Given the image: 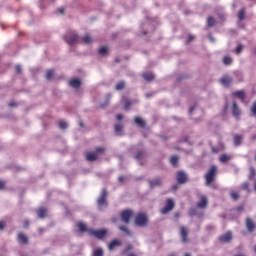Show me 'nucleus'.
I'll return each instance as SVG.
<instances>
[{
    "mask_svg": "<svg viewBox=\"0 0 256 256\" xmlns=\"http://www.w3.org/2000/svg\"><path fill=\"white\" fill-rule=\"evenodd\" d=\"M22 71H23V69L21 68V66L17 65L16 66V73H17V75H21Z\"/></svg>",
    "mask_w": 256,
    "mask_h": 256,
    "instance_id": "nucleus-45",
    "label": "nucleus"
},
{
    "mask_svg": "<svg viewBox=\"0 0 256 256\" xmlns=\"http://www.w3.org/2000/svg\"><path fill=\"white\" fill-rule=\"evenodd\" d=\"M121 245H123V242H121V240H113L108 245L109 251H115V249H117V247H121Z\"/></svg>",
    "mask_w": 256,
    "mask_h": 256,
    "instance_id": "nucleus-14",
    "label": "nucleus"
},
{
    "mask_svg": "<svg viewBox=\"0 0 256 256\" xmlns=\"http://www.w3.org/2000/svg\"><path fill=\"white\" fill-rule=\"evenodd\" d=\"M24 227L27 229V227H29V220H25L24 221Z\"/></svg>",
    "mask_w": 256,
    "mask_h": 256,
    "instance_id": "nucleus-56",
    "label": "nucleus"
},
{
    "mask_svg": "<svg viewBox=\"0 0 256 256\" xmlns=\"http://www.w3.org/2000/svg\"><path fill=\"white\" fill-rule=\"evenodd\" d=\"M97 152H88L86 153V159L87 161H97Z\"/></svg>",
    "mask_w": 256,
    "mask_h": 256,
    "instance_id": "nucleus-20",
    "label": "nucleus"
},
{
    "mask_svg": "<svg viewBox=\"0 0 256 256\" xmlns=\"http://www.w3.org/2000/svg\"><path fill=\"white\" fill-rule=\"evenodd\" d=\"M18 243H20V245H29V238L20 232L18 234Z\"/></svg>",
    "mask_w": 256,
    "mask_h": 256,
    "instance_id": "nucleus-16",
    "label": "nucleus"
},
{
    "mask_svg": "<svg viewBox=\"0 0 256 256\" xmlns=\"http://www.w3.org/2000/svg\"><path fill=\"white\" fill-rule=\"evenodd\" d=\"M77 227L81 233H85V231H88L89 233V230L87 229V225L85 223L78 222Z\"/></svg>",
    "mask_w": 256,
    "mask_h": 256,
    "instance_id": "nucleus-26",
    "label": "nucleus"
},
{
    "mask_svg": "<svg viewBox=\"0 0 256 256\" xmlns=\"http://www.w3.org/2000/svg\"><path fill=\"white\" fill-rule=\"evenodd\" d=\"M81 43H84L85 45H89L90 43H93V37H91V35L89 34H86L84 37H82Z\"/></svg>",
    "mask_w": 256,
    "mask_h": 256,
    "instance_id": "nucleus-21",
    "label": "nucleus"
},
{
    "mask_svg": "<svg viewBox=\"0 0 256 256\" xmlns=\"http://www.w3.org/2000/svg\"><path fill=\"white\" fill-rule=\"evenodd\" d=\"M231 239H233V233H231V231H228L225 234H222L218 238L220 243H231Z\"/></svg>",
    "mask_w": 256,
    "mask_h": 256,
    "instance_id": "nucleus-11",
    "label": "nucleus"
},
{
    "mask_svg": "<svg viewBox=\"0 0 256 256\" xmlns=\"http://www.w3.org/2000/svg\"><path fill=\"white\" fill-rule=\"evenodd\" d=\"M70 87H73L74 89H79L81 87V80H79V79H72L70 81Z\"/></svg>",
    "mask_w": 256,
    "mask_h": 256,
    "instance_id": "nucleus-22",
    "label": "nucleus"
},
{
    "mask_svg": "<svg viewBox=\"0 0 256 256\" xmlns=\"http://www.w3.org/2000/svg\"><path fill=\"white\" fill-rule=\"evenodd\" d=\"M54 76H55V71L54 70H48L46 72V79H48V81H50V79H53Z\"/></svg>",
    "mask_w": 256,
    "mask_h": 256,
    "instance_id": "nucleus-35",
    "label": "nucleus"
},
{
    "mask_svg": "<svg viewBox=\"0 0 256 256\" xmlns=\"http://www.w3.org/2000/svg\"><path fill=\"white\" fill-rule=\"evenodd\" d=\"M233 79L229 76H223L220 79V83L224 86V87H229V85H231Z\"/></svg>",
    "mask_w": 256,
    "mask_h": 256,
    "instance_id": "nucleus-18",
    "label": "nucleus"
},
{
    "mask_svg": "<svg viewBox=\"0 0 256 256\" xmlns=\"http://www.w3.org/2000/svg\"><path fill=\"white\" fill-rule=\"evenodd\" d=\"M217 178V166L212 165L210 166L209 170L204 176V179L206 181V185H212L215 182V179Z\"/></svg>",
    "mask_w": 256,
    "mask_h": 256,
    "instance_id": "nucleus-1",
    "label": "nucleus"
},
{
    "mask_svg": "<svg viewBox=\"0 0 256 256\" xmlns=\"http://www.w3.org/2000/svg\"><path fill=\"white\" fill-rule=\"evenodd\" d=\"M223 63H224V65H231L233 63V59L229 56H225L223 58Z\"/></svg>",
    "mask_w": 256,
    "mask_h": 256,
    "instance_id": "nucleus-36",
    "label": "nucleus"
},
{
    "mask_svg": "<svg viewBox=\"0 0 256 256\" xmlns=\"http://www.w3.org/2000/svg\"><path fill=\"white\" fill-rule=\"evenodd\" d=\"M173 209H175V202L173 199L168 198L166 200V206L161 209V213L162 215H167V213H169V211H173Z\"/></svg>",
    "mask_w": 256,
    "mask_h": 256,
    "instance_id": "nucleus-7",
    "label": "nucleus"
},
{
    "mask_svg": "<svg viewBox=\"0 0 256 256\" xmlns=\"http://www.w3.org/2000/svg\"><path fill=\"white\" fill-rule=\"evenodd\" d=\"M241 189H243L244 191H250V188H249V182H245L243 184H241Z\"/></svg>",
    "mask_w": 256,
    "mask_h": 256,
    "instance_id": "nucleus-39",
    "label": "nucleus"
},
{
    "mask_svg": "<svg viewBox=\"0 0 256 256\" xmlns=\"http://www.w3.org/2000/svg\"><path fill=\"white\" fill-rule=\"evenodd\" d=\"M64 40L67 43V45H75V43H77V41H79V35L75 34L74 32L71 33H67L64 36Z\"/></svg>",
    "mask_w": 256,
    "mask_h": 256,
    "instance_id": "nucleus-4",
    "label": "nucleus"
},
{
    "mask_svg": "<svg viewBox=\"0 0 256 256\" xmlns=\"http://www.w3.org/2000/svg\"><path fill=\"white\" fill-rule=\"evenodd\" d=\"M236 211L238 213H241V212L245 211V206L244 205H240V206L236 207Z\"/></svg>",
    "mask_w": 256,
    "mask_h": 256,
    "instance_id": "nucleus-44",
    "label": "nucleus"
},
{
    "mask_svg": "<svg viewBox=\"0 0 256 256\" xmlns=\"http://www.w3.org/2000/svg\"><path fill=\"white\" fill-rule=\"evenodd\" d=\"M232 97H237V99H240L242 103H245L247 94H245L244 90H238L232 93Z\"/></svg>",
    "mask_w": 256,
    "mask_h": 256,
    "instance_id": "nucleus-12",
    "label": "nucleus"
},
{
    "mask_svg": "<svg viewBox=\"0 0 256 256\" xmlns=\"http://www.w3.org/2000/svg\"><path fill=\"white\" fill-rule=\"evenodd\" d=\"M238 19L239 21H243V19H245V8L240 9L238 12Z\"/></svg>",
    "mask_w": 256,
    "mask_h": 256,
    "instance_id": "nucleus-32",
    "label": "nucleus"
},
{
    "mask_svg": "<svg viewBox=\"0 0 256 256\" xmlns=\"http://www.w3.org/2000/svg\"><path fill=\"white\" fill-rule=\"evenodd\" d=\"M103 151H105V148H102V147L96 148V153H103Z\"/></svg>",
    "mask_w": 256,
    "mask_h": 256,
    "instance_id": "nucleus-49",
    "label": "nucleus"
},
{
    "mask_svg": "<svg viewBox=\"0 0 256 256\" xmlns=\"http://www.w3.org/2000/svg\"><path fill=\"white\" fill-rule=\"evenodd\" d=\"M251 140H252V141H255V140H256V134L252 135Z\"/></svg>",
    "mask_w": 256,
    "mask_h": 256,
    "instance_id": "nucleus-57",
    "label": "nucleus"
},
{
    "mask_svg": "<svg viewBox=\"0 0 256 256\" xmlns=\"http://www.w3.org/2000/svg\"><path fill=\"white\" fill-rule=\"evenodd\" d=\"M149 218H147V214L140 213L135 217V225L138 227H147V223Z\"/></svg>",
    "mask_w": 256,
    "mask_h": 256,
    "instance_id": "nucleus-3",
    "label": "nucleus"
},
{
    "mask_svg": "<svg viewBox=\"0 0 256 256\" xmlns=\"http://www.w3.org/2000/svg\"><path fill=\"white\" fill-rule=\"evenodd\" d=\"M243 51V45H238L237 48L235 49V53L239 55Z\"/></svg>",
    "mask_w": 256,
    "mask_h": 256,
    "instance_id": "nucleus-42",
    "label": "nucleus"
},
{
    "mask_svg": "<svg viewBox=\"0 0 256 256\" xmlns=\"http://www.w3.org/2000/svg\"><path fill=\"white\" fill-rule=\"evenodd\" d=\"M116 119L117 121H121L123 119L122 114H117Z\"/></svg>",
    "mask_w": 256,
    "mask_h": 256,
    "instance_id": "nucleus-52",
    "label": "nucleus"
},
{
    "mask_svg": "<svg viewBox=\"0 0 256 256\" xmlns=\"http://www.w3.org/2000/svg\"><path fill=\"white\" fill-rule=\"evenodd\" d=\"M170 163L171 165H173V167H177V165H179V156L177 155L171 156Z\"/></svg>",
    "mask_w": 256,
    "mask_h": 256,
    "instance_id": "nucleus-27",
    "label": "nucleus"
},
{
    "mask_svg": "<svg viewBox=\"0 0 256 256\" xmlns=\"http://www.w3.org/2000/svg\"><path fill=\"white\" fill-rule=\"evenodd\" d=\"M130 249H133V245L131 244H129L127 248L122 252V255H125V253H127V251H130Z\"/></svg>",
    "mask_w": 256,
    "mask_h": 256,
    "instance_id": "nucleus-46",
    "label": "nucleus"
},
{
    "mask_svg": "<svg viewBox=\"0 0 256 256\" xmlns=\"http://www.w3.org/2000/svg\"><path fill=\"white\" fill-rule=\"evenodd\" d=\"M128 256H137L136 254H134V253H131V254H129Z\"/></svg>",
    "mask_w": 256,
    "mask_h": 256,
    "instance_id": "nucleus-62",
    "label": "nucleus"
},
{
    "mask_svg": "<svg viewBox=\"0 0 256 256\" xmlns=\"http://www.w3.org/2000/svg\"><path fill=\"white\" fill-rule=\"evenodd\" d=\"M176 180L179 185H185L187 183V174L183 171L177 172Z\"/></svg>",
    "mask_w": 256,
    "mask_h": 256,
    "instance_id": "nucleus-10",
    "label": "nucleus"
},
{
    "mask_svg": "<svg viewBox=\"0 0 256 256\" xmlns=\"http://www.w3.org/2000/svg\"><path fill=\"white\" fill-rule=\"evenodd\" d=\"M131 105H132L131 100H126L124 104V109H129Z\"/></svg>",
    "mask_w": 256,
    "mask_h": 256,
    "instance_id": "nucleus-43",
    "label": "nucleus"
},
{
    "mask_svg": "<svg viewBox=\"0 0 256 256\" xmlns=\"http://www.w3.org/2000/svg\"><path fill=\"white\" fill-rule=\"evenodd\" d=\"M2 229H5V223L0 221V231H2Z\"/></svg>",
    "mask_w": 256,
    "mask_h": 256,
    "instance_id": "nucleus-50",
    "label": "nucleus"
},
{
    "mask_svg": "<svg viewBox=\"0 0 256 256\" xmlns=\"http://www.w3.org/2000/svg\"><path fill=\"white\" fill-rule=\"evenodd\" d=\"M80 127H85V124H83V122H80Z\"/></svg>",
    "mask_w": 256,
    "mask_h": 256,
    "instance_id": "nucleus-61",
    "label": "nucleus"
},
{
    "mask_svg": "<svg viewBox=\"0 0 256 256\" xmlns=\"http://www.w3.org/2000/svg\"><path fill=\"white\" fill-rule=\"evenodd\" d=\"M120 217H121L123 223H126V225H129V223H131V218L133 217V211L123 210L120 213Z\"/></svg>",
    "mask_w": 256,
    "mask_h": 256,
    "instance_id": "nucleus-6",
    "label": "nucleus"
},
{
    "mask_svg": "<svg viewBox=\"0 0 256 256\" xmlns=\"http://www.w3.org/2000/svg\"><path fill=\"white\" fill-rule=\"evenodd\" d=\"M119 230L123 231V233H125L126 235L131 236L132 233L129 231V228L127 226H119Z\"/></svg>",
    "mask_w": 256,
    "mask_h": 256,
    "instance_id": "nucleus-33",
    "label": "nucleus"
},
{
    "mask_svg": "<svg viewBox=\"0 0 256 256\" xmlns=\"http://www.w3.org/2000/svg\"><path fill=\"white\" fill-rule=\"evenodd\" d=\"M245 227H246L248 233H255V230H256L255 220H253V218H251V217H246Z\"/></svg>",
    "mask_w": 256,
    "mask_h": 256,
    "instance_id": "nucleus-5",
    "label": "nucleus"
},
{
    "mask_svg": "<svg viewBox=\"0 0 256 256\" xmlns=\"http://www.w3.org/2000/svg\"><path fill=\"white\" fill-rule=\"evenodd\" d=\"M99 55L107 54V47L103 46L98 50Z\"/></svg>",
    "mask_w": 256,
    "mask_h": 256,
    "instance_id": "nucleus-40",
    "label": "nucleus"
},
{
    "mask_svg": "<svg viewBox=\"0 0 256 256\" xmlns=\"http://www.w3.org/2000/svg\"><path fill=\"white\" fill-rule=\"evenodd\" d=\"M143 157H145V151H139L135 155V159H137V161H141V159H143Z\"/></svg>",
    "mask_w": 256,
    "mask_h": 256,
    "instance_id": "nucleus-31",
    "label": "nucleus"
},
{
    "mask_svg": "<svg viewBox=\"0 0 256 256\" xmlns=\"http://www.w3.org/2000/svg\"><path fill=\"white\" fill-rule=\"evenodd\" d=\"M124 87H125V82L120 81L116 84L115 89L116 91H123Z\"/></svg>",
    "mask_w": 256,
    "mask_h": 256,
    "instance_id": "nucleus-30",
    "label": "nucleus"
},
{
    "mask_svg": "<svg viewBox=\"0 0 256 256\" xmlns=\"http://www.w3.org/2000/svg\"><path fill=\"white\" fill-rule=\"evenodd\" d=\"M194 110H195V107H191V108L189 109V113H193Z\"/></svg>",
    "mask_w": 256,
    "mask_h": 256,
    "instance_id": "nucleus-58",
    "label": "nucleus"
},
{
    "mask_svg": "<svg viewBox=\"0 0 256 256\" xmlns=\"http://www.w3.org/2000/svg\"><path fill=\"white\" fill-rule=\"evenodd\" d=\"M9 106L10 107H15V103H10Z\"/></svg>",
    "mask_w": 256,
    "mask_h": 256,
    "instance_id": "nucleus-60",
    "label": "nucleus"
},
{
    "mask_svg": "<svg viewBox=\"0 0 256 256\" xmlns=\"http://www.w3.org/2000/svg\"><path fill=\"white\" fill-rule=\"evenodd\" d=\"M232 114L236 119L241 117V109L239 108V105H237V102L232 103Z\"/></svg>",
    "mask_w": 256,
    "mask_h": 256,
    "instance_id": "nucleus-13",
    "label": "nucleus"
},
{
    "mask_svg": "<svg viewBox=\"0 0 256 256\" xmlns=\"http://www.w3.org/2000/svg\"><path fill=\"white\" fill-rule=\"evenodd\" d=\"M58 13H60V15H63V13H65V9L64 8L58 9Z\"/></svg>",
    "mask_w": 256,
    "mask_h": 256,
    "instance_id": "nucleus-55",
    "label": "nucleus"
},
{
    "mask_svg": "<svg viewBox=\"0 0 256 256\" xmlns=\"http://www.w3.org/2000/svg\"><path fill=\"white\" fill-rule=\"evenodd\" d=\"M207 25L208 27H215V25H217V21L212 16H209L207 19Z\"/></svg>",
    "mask_w": 256,
    "mask_h": 256,
    "instance_id": "nucleus-28",
    "label": "nucleus"
},
{
    "mask_svg": "<svg viewBox=\"0 0 256 256\" xmlns=\"http://www.w3.org/2000/svg\"><path fill=\"white\" fill-rule=\"evenodd\" d=\"M180 237L182 243H189V230L185 226L180 227Z\"/></svg>",
    "mask_w": 256,
    "mask_h": 256,
    "instance_id": "nucleus-9",
    "label": "nucleus"
},
{
    "mask_svg": "<svg viewBox=\"0 0 256 256\" xmlns=\"http://www.w3.org/2000/svg\"><path fill=\"white\" fill-rule=\"evenodd\" d=\"M212 153H219V148L217 147H212Z\"/></svg>",
    "mask_w": 256,
    "mask_h": 256,
    "instance_id": "nucleus-51",
    "label": "nucleus"
},
{
    "mask_svg": "<svg viewBox=\"0 0 256 256\" xmlns=\"http://www.w3.org/2000/svg\"><path fill=\"white\" fill-rule=\"evenodd\" d=\"M193 39H195V37L193 35H189L188 36V43H191V41H193Z\"/></svg>",
    "mask_w": 256,
    "mask_h": 256,
    "instance_id": "nucleus-53",
    "label": "nucleus"
},
{
    "mask_svg": "<svg viewBox=\"0 0 256 256\" xmlns=\"http://www.w3.org/2000/svg\"><path fill=\"white\" fill-rule=\"evenodd\" d=\"M134 123L138 125V127H141V129H145L147 127V122H145L141 117H136L134 119Z\"/></svg>",
    "mask_w": 256,
    "mask_h": 256,
    "instance_id": "nucleus-17",
    "label": "nucleus"
},
{
    "mask_svg": "<svg viewBox=\"0 0 256 256\" xmlns=\"http://www.w3.org/2000/svg\"><path fill=\"white\" fill-rule=\"evenodd\" d=\"M184 256H191V254H189V253H185V255Z\"/></svg>",
    "mask_w": 256,
    "mask_h": 256,
    "instance_id": "nucleus-63",
    "label": "nucleus"
},
{
    "mask_svg": "<svg viewBox=\"0 0 256 256\" xmlns=\"http://www.w3.org/2000/svg\"><path fill=\"white\" fill-rule=\"evenodd\" d=\"M37 215L40 219H45V217H47V209H45V208L38 209Z\"/></svg>",
    "mask_w": 256,
    "mask_h": 256,
    "instance_id": "nucleus-24",
    "label": "nucleus"
},
{
    "mask_svg": "<svg viewBox=\"0 0 256 256\" xmlns=\"http://www.w3.org/2000/svg\"><path fill=\"white\" fill-rule=\"evenodd\" d=\"M45 231L43 228H39V233H43Z\"/></svg>",
    "mask_w": 256,
    "mask_h": 256,
    "instance_id": "nucleus-59",
    "label": "nucleus"
},
{
    "mask_svg": "<svg viewBox=\"0 0 256 256\" xmlns=\"http://www.w3.org/2000/svg\"><path fill=\"white\" fill-rule=\"evenodd\" d=\"M233 139L235 147H239L243 143V136L241 135H234Z\"/></svg>",
    "mask_w": 256,
    "mask_h": 256,
    "instance_id": "nucleus-23",
    "label": "nucleus"
},
{
    "mask_svg": "<svg viewBox=\"0 0 256 256\" xmlns=\"http://www.w3.org/2000/svg\"><path fill=\"white\" fill-rule=\"evenodd\" d=\"M114 129H115V133H117V135H120V133L123 132V125H121V124H116L115 127H114Z\"/></svg>",
    "mask_w": 256,
    "mask_h": 256,
    "instance_id": "nucleus-34",
    "label": "nucleus"
},
{
    "mask_svg": "<svg viewBox=\"0 0 256 256\" xmlns=\"http://www.w3.org/2000/svg\"><path fill=\"white\" fill-rule=\"evenodd\" d=\"M5 189V181L0 180V191Z\"/></svg>",
    "mask_w": 256,
    "mask_h": 256,
    "instance_id": "nucleus-48",
    "label": "nucleus"
},
{
    "mask_svg": "<svg viewBox=\"0 0 256 256\" xmlns=\"http://www.w3.org/2000/svg\"><path fill=\"white\" fill-rule=\"evenodd\" d=\"M107 195H109V193L107 192V189L104 188L102 189L100 196L97 199V205L101 211H103V207H107L108 205Z\"/></svg>",
    "mask_w": 256,
    "mask_h": 256,
    "instance_id": "nucleus-2",
    "label": "nucleus"
},
{
    "mask_svg": "<svg viewBox=\"0 0 256 256\" xmlns=\"http://www.w3.org/2000/svg\"><path fill=\"white\" fill-rule=\"evenodd\" d=\"M231 198L234 200V201H238L239 200V192H231Z\"/></svg>",
    "mask_w": 256,
    "mask_h": 256,
    "instance_id": "nucleus-38",
    "label": "nucleus"
},
{
    "mask_svg": "<svg viewBox=\"0 0 256 256\" xmlns=\"http://www.w3.org/2000/svg\"><path fill=\"white\" fill-rule=\"evenodd\" d=\"M59 127H60V129H67V122L60 121L59 122Z\"/></svg>",
    "mask_w": 256,
    "mask_h": 256,
    "instance_id": "nucleus-41",
    "label": "nucleus"
},
{
    "mask_svg": "<svg viewBox=\"0 0 256 256\" xmlns=\"http://www.w3.org/2000/svg\"><path fill=\"white\" fill-rule=\"evenodd\" d=\"M90 235H93V237H96L97 239H104V237H107V230L101 229V230H89Z\"/></svg>",
    "mask_w": 256,
    "mask_h": 256,
    "instance_id": "nucleus-8",
    "label": "nucleus"
},
{
    "mask_svg": "<svg viewBox=\"0 0 256 256\" xmlns=\"http://www.w3.org/2000/svg\"><path fill=\"white\" fill-rule=\"evenodd\" d=\"M118 181L123 183V181H125V176H119Z\"/></svg>",
    "mask_w": 256,
    "mask_h": 256,
    "instance_id": "nucleus-54",
    "label": "nucleus"
},
{
    "mask_svg": "<svg viewBox=\"0 0 256 256\" xmlns=\"http://www.w3.org/2000/svg\"><path fill=\"white\" fill-rule=\"evenodd\" d=\"M143 78L145 81H153V79H155V75L153 73H144Z\"/></svg>",
    "mask_w": 256,
    "mask_h": 256,
    "instance_id": "nucleus-29",
    "label": "nucleus"
},
{
    "mask_svg": "<svg viewBox=\"0 0 256 256\" xmlns=\"http://www.w3.org/2000/svg\"><path fill=\"white\" fill-rule=\"evenodd\" d=\"M169 256H175V254H170Z\"/></svg>",
    "mask_w": 256,
    "mask_h": 256,
    "instance_id": "nucleus-64",
    "label": "nucleus"
},
{
    "mask_svg": "<svg viewBox=\"0 0 256 256\" xmlns=\"http://www.w3.org/2000/svg\"><path fill=\"white\" fill-rule=\"evenodd\" d=\"M219 161H220V163H227L228 161H231V156L228 154H222L219 157Z\"/></svg>",
    "mask_w": 256,
    "mask_h": 256,
    "instance_id": "nucleus-25",
    "label": "nucleus"
},
{
    "mask_svg": "<svg viewBox=\"0 0 256 256\" xmlns=\"http://www.w3.org/2000/svg\"><path fill=\"white\" fill-rule=\"evenodd\" d=\"M208 201H207V196L202 195L200 196V202L197 203V207L198 209H205V207H207L208 205Z\"/></svg>",
    "mask_w": 256,
    "mask_h": 256,
    "instance_id": "nucleus-15",
    "label": "nucleus"
},
{
    "mask_svg": "<svg viewBox=\"0 0 256 256\" xmlns=\"http://www.w3.org/2000/svg\"><path fill=\"white\" fill-rule=\"evenodd\" d=\"M93 256H103V249L98 248V249L94 250Z\"/></svg>",
    "mask_w": 256,
    "mask_h": 256,
    "instance_id": "nucleus-37",
    "label": "nucleus"
},
{
    "mask_svg": "<svg viewBox=\"0 0 256 256\" xmlns=\"http://www.w3.org/2000/svg\"><path fill=\"white\" fill-rule=\"evenodd\" d=\"M255 175H256L255 169H252L250 172V175H249V179H253V177H255Z\"/></svg>",
    "mask_w": 256,
    "mask_h": 256,
    "instance_id": "nucleus-47",
    "label": "nucleus"
},
{
    "mask_svg": "<svg viewBox=\"0 0 256 256\" xmlns=\"http://www.w3.org/2000/svg\"><path fill=\"white\" fill-rule=\"evenodd\" d=\"M162 184L163 182L159 178L149 181L150 189H153L154 187H161Z\"/></svg>",
    "mask_w": 256,
    "mask_h": 256,
    "instance_id": "nucleus-19",
    "label": "nucleus"
}]
</instances>
